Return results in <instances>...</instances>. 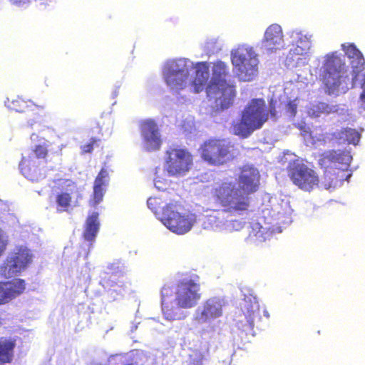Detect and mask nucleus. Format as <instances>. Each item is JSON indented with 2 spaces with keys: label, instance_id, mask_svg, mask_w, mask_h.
<instances>
[{
  "label": "nucleus",
  "instance_id": "f257e3e1",
  "mask_svg": "<svg viewBox=\"0 0 365 365\" xmlns=\"http://www.w3.org/2000/svg\"><path fill=\"white\" fill-rule=\"evenodd\" d=\"M212 78L207 86L209 66L207 62H199L195 65V73L191 86L193 92L199 93L205 88L207 97L213 99L217 106L224 110L228 108L236 96L235 86L227 81L229 75L227 65L217 61L212 67Z\"/></svg>",
  "mask_w": 365,
  "mask_h": 365
},
{
  "label": "nucleus",
  "instance_id": "f03ea898",
  "mask_svg": "<svg viewBox=\"0 0 365 365\" xmlns=\"http://www.w3.org/2000/svg\"><path fill=\"white\" fill-rule=\"evenodd\" d=\"M215 203L230 213L242 214L248 211L250 197L238 189L232 182L217 183L211 192Z\"/></svg>",
  "mask_w": 365,
  "mask_h": 365
},
{
  "label": "nucleus",
  "instance_id": "7ed1b4c3",
  "mask_svg": "<svg viewBox=\"0 0 365 365\" xmlns=\"http://www.w3.org/2000/svg\"><path fill=\"white\" fill-rule=\"evenodd\" d=\"M268 120L265 101L262 98H254L245 107L240 120L233 123V133L242 138H248Z\"/></svg>",
  "mask_w": 365,
  "mask_h": 365
},
{
  "label": "nucleus",
  "instance_id": "20e7f679",
  "mask_svg": "<svg viewBox=\"0 0 365 365\" xmlns=\"http://www.w3.org/2000/svg\"><path fill=\"white\" fill-rule=\"evenodd\" d=\"M202 160L212 166H220L233 160L239 150L235 143L223 138H212L205 140L199 148Z\"/></svg>",
  "mask_w": 365,
  "mask_h": 365
},
{
  "label": "nucleus",
  "instance_id": "39448f33",
  "mask_svg": "<svg viewBox=\"0 0 365 365\" xmlns=\"http://www.w3.org/2000/svg\"><path fill=\"white\" fill-rule=\"evenodd\" d=\"M351 158L348 153L340 150H327L319 155L318 164L324 170L326 186L331 187L334 181L339 180L341 173L348 170Z\"/></svg>",
  "mask_w": 365,
  "mask_h": 365
},
{
  "label": "nucleus",
  "instance_id": "423d86ee",
  "mask_svg": "<svg viewBox=\"0 0 365 365\" xmlns=\"http://www.w3.org/2000/svg\"><path fill=\"white\" fill-rule=\"evenodd\" d=\"M48 145L46 143L34 145L28 156L22 157L19 168L21 173L31 181H37L46 175L43 172L44 165L47 163Z\"/></svg>",
  "mask_w": 365,
  "mask_h": 365
},
{
  "label": "nucleus",
  "instance_id": "0eeeda50",
  "mask_svg": "<svg viewBox=\"0 0 365 365\" xmlns=\"http://www.w3.org/2000/svg\"><path fill=\"white\" fill-rule=\"evenodd\" d=\"M345 71V61L336 52L326 55L320 79L329 94L334 93L339 88Z\"/></svg>",
  "mask_w": 365,
  "mask_h": 365
},
{
  "label": "nucleus",
  "instance_id": "6e6552de",
  "mask_svg": "<svg viewBox=\"0 0 365 365\" xmlns=\"http://www.w3.org/2000/svg\"><path fill=\"white\" fill-rule=\"evenodd\" d=\"M180 207L178 201L167 203L163 207L160 220L173 232L183 235L190 230L192 223L188 216L179 212Z\"/></svg>",
  "mask_w": 365,
  "mask_h": 365
},
{
  "label": "nucleus",
  "instance_id": "1a4fd4ad",
  "mask_svg": "<svg viewBox=\"0 0 365 365\" xmlns=\"http://www.w3.org/2000/svg\"><path fill=\"white\" fill-rule=\"evenodd\" d=\"M287 169L292 182L304 191H311L319 184L317 173L298 160L291 162Z\"/></svg>",
  "mask_w": 365,
  "mask_h": 365
},
{
  "label": "nucleus",
  "instance_id": "9d476101",
  "mask_svg": "<svg viewBox=\"0 0 365 365\" xmlns=\"http://www.w3.org/2000/svg\"><path fill=\"white\" fill-rule=\"evenodd\" d=\"M198 279L199 277L195 275L192 278H185L178 282L175 300L179 307L189 309L197 304L201 298V294L199 293L200 285Z\"/></svg>",
  "mask_w": 365,
  "mask_h": 365
},
{
  "label": "nucleus",
  "instance_id": "9b49d317",
  "mask_svg": "<svg viewBox=\"0 0 365 365\" xmlns=\"http://www.w3.org/2000/svg\"><path fill=\"white\" fill-rule=\"evenodd\" d=\"M232 63L236 74L243 81H250L257 71V58L251 50L237 49L232 53Z\"/></svg>",
  "mask_w": 365,
  "mask_h": 365
},
{
  "label": "nucleus",
  "instance_id": "f8f14e48",
  "mask_svg": "<svg viewBox=\"0 0 365 365\" xmlns=\"http://www.w3.org/2000/svg\"><path fill=\"white\" fill-rule=\"evenodd\" d=\"M192 66V63L185 59H179L171 63L164 75L168 86L176 91L183 90L187 84Z\"/></svg>",
  "mask_w": 365,
  "mask_h": 365
},
{
  "label": "nucleus",
  "instance_id": "ddd939ff",
  "mask_svg": "<svg viewBox=\"0 0 365 365\" xmlns=\"http://www.w3.org/2000/svg\"><path fill=\"white\" fill-rule=\"evenodd\" d=\"M33 255L26 247H18L0 267V274L5 278H10L21 273L32 262Z\"/></svg>",
  "mask_w": 365,
  "mask_h": 365
},
{
  "label": "nucleus",
  "instance_id": "4468645a",
  "mask_svg": "<svg viewBox=\"0 0 365 365\" xmlns=\"http://www.w3.org/2000/svg\"><path fill=\"white\" fill-rule=\"evenodd\" d=\"M166 154L165 165L170 175H184L193 164L192 155L186 149L170 148Z\"/></svg>",
  "mask_w": 365,
  "mask_h": 365
},
{
  "label": "nucleus",
  "instance_id": "2eb2a0df",
  "mask_svg": "<svg viewBox=\"0 0 365 365\" xmlns=\"http://www.w3.org/2000/svg\"><path fill=\"white\" fill-rule=\"evenodd\" d=\"M140 128L145 149L148 151L159 150L162 140L155 122L153 120H145L141 122Z\"/></svg>",
  "mask_w": 365,
  "mask_h": 365
},
{
  "label": "nucleus",
  "instance_id": "dca6fc26",
  "mask_svg": "<svg viewBox=\"0 0 365 365\" xmlns=\"http://www.w3.org/2000/svg\"><path fill=\"white\" fill-rule=\"evenodd\" d=\"M237 182V188L249 196L255 192L259 187V172L254 168L245 166L241 170Z\"/></svg>",
  "mask_w": 365,
  "mask_h": 365
},
{
  "label": "nucleus",
  "instance_id": "f3484780",
  "mask_svg": "<svg viewBox=\"0 0 365 365\" xmlns=\"http://www.w3.org/2000/svg\"><path fill=\"white\" fill-rule=\"evenodd\" d=\"M225 302L220 297H211L207 299L202 307V310L197 319L200 323H205L210 319L218 318L222 314V309Z\"/></svg>",
  "mask_w": 365,
  "mask_h": 365
},
{
  "label": "nucleus",
  "instance_id": "a211bd4d",
  "mask_svg": "<svg viewBox=\"0 0 365 365\" xmlns=\"http://www.w3.org/2000/svg\"><path fill=\"white\" fill-rule=\"evenodd\" d=\"M1 282L2 305L23 294L26 289V282L22 279L17 278L10 281H1Z\"/></svg>",
  "mask_w": 365,
  "mask_h": 365
},
{
  "label": "nucleus",
  "instance_id": "6ab92c4d",
  "mask_svg": "<svg viewBox=\"0 0 365 365\" xmlns=\"http://www.w3.org/2000/svg\"><path fill=\"white\" fill-rule=\"evenodd\" d=\"M64 183L66 190H61L54 195L55 207L58 213L69 212L72 207V194L75 184L68 180Z\"/></svg>",
  "mask_w": 365,
  "mask_h": 365
},
{
  "label": "nucleus",
  "instance_id": "aec40b11",
  "mask_svg": "<svg viewBox=\"0 0 365 365\" xmlns=\"http://www.w3.org/2000/svg\"><path fill=\"white\" fill-rule=\"evenodd\" d=\"M263 43L269 50H277L282 46L283 33L281 26L277 24H271L264 32Z\"/></svg>",
  "mask_w": 365,
  "mask_h": 365
},
{
  "label": "nucleus",
  "instance_id": "412c9836",
  "mask_svg": "<svg viewBox=\"0 0 365 365\" xmlns=\"http://www.w3.org/2000/svg\"><path fill=\"white\" fill-rule=\"evenodd\" d=\"M108 178V170L103 168L94 180L93 192L89 202L91 206L95 207L103 200L104 195L103 187L107 185Z\"/></svg>",
  "mask_w": 365,
  "mask_h": 365
},
{
  "label": "nucleus",
  "instance_id": "4be33fe9",
  "mask_svg": "<svg viewBox=\"0 0 365 365\" xmlns=\"http://www.w3.org/2000/svg\"><path fill=\"white\" fill-rule=\"evenodd\" d=\"M108 178V170L103 168L94 180L93 192L89 202L91 206L95 207L103 200L104 195L103 187L107 185Z\"/></svg>",
  "mask_w": 365,
  "mask_h": 365
},
{
  "label": "nucleus",
  "instance_id": "5701e85b",
  "mask_svg": "<svg viewBox=\"0 0 365 365\" xmlns=\"http://www.w3.org/2000/svg\"><path fill=\"white\" fill-rule=\"evenodd\" d=\"M344 50L351 59L350 63L354 73L353 80H356L360 72L364 68L365 59L361 52L354 44L344 47Z\"/></svg>",
  "mask_w": 365,
  "mask_h": 365
},
{
  "label": "nucleus",
  "instance_id": "b1692460",
  "mask_svg": "<svg viewBox=\"0 0 365 365\" xmlns=\"http://www.w3.org/2000/svg\"><path fill=\"white\" fill-rule=\"evenodd\" d=\"M16 345L15 339L0 337V365L11 364L13 361Z\"/></svg>",
  "mask_w": 365,
  "mask_h": 365
},
{
  "label": "nucleus",
  "instance_id": "393cba45",
  "mask_svg": "<svg viewBox=\"0 0 365 365\" xmlns=\"http://www.w3.org/2000/svg\"><path fill=\"white\" fill-rule=\"evenodd\" d=\"M99 214L93 212L88 215L84 225L83 237L86 241L93 242L100 228Z\"/></svg>",
  "mask_w": 365,
  "mask_h": 365
},
{
  "label": "nucleus",
  "instance_id": "a878e982",
  "mask_svg": "<svg viewBox=\"0 0 365 365\" xmlns=\"http://www.w3.org/2000/svg\"><path fill=\"white\" fill-rule=\"evenodd\" d=\"M8 107L18 113H26L29 116L34 115L37 106L31 101H25L21 98H17L9 103Z\"/></svg>",
  "mask_w": 365,
  "mask_h": 365
},
{
  "label": "nucleus",
  "instance_id": "bb28decb",
  "mask_svg": "<svg viewBox=\"0 0 365 365\" xmlns=\"http://www.w3.org/2000/svg\"><path fill=\"white\" fill-rule=\"evenodd\" d=\"M336 138L349 144L356 145L361 138V134L354 128H344L334 133Z\"/></svg>",
  "mask_w": 365,
  "mask_h": 365
},
{
  "label": "nucleus",
  "instance_id": "cd10ccee",
  "mask_svg": "<svg viewBox=\"0 0 365 365\" xmlns=\"http://www.w3.org/2000/svg\"><path fill=\"white\" fill-rule=\"evenodd\" d=\"M162 203L163 201L160 197H150L147 201L148 207L153 212L159 220L163 209V207H161Z\"/></svg>",
  "mask_w": 365,
  "mask_h": 365
},
{
  "label": "nucleus",
  "instance_id": "c85d7f7f",
  "mask_svg": "<svg viewBox=\"0 0 365 365\" xmlns=\"http://www.w3.org/2000/svg\"><path fill=\"white\" fill-rule=\"evenodd\" d=\"M258 310L257 306H252V305H247L245 306V317L247 318V321L250 327V328H253L254 327V319L255 317V314L257 311Z\"/></svg>",
  "mask_w": 365,
  "mask_h": 365
},
{
  "label": "nucleus",
  "instance_id": "c756f323",
  "mask_svg": "<svg viewBox=\"0 0 365 365\" xmlns=\"http://www.w3.org/2000/svg\"><path fill=\"white\" fill-rule=\"evenodd\" d=\"M97 142H98V140L96 138H92L90 140L89 143L81 145V153L83 154L91 153L93 150L94 145L96 144Z\"/></svg>",
  "mask_w": 365,
  "mask_h": 365
},
{
  "label": "nucleus",
  "instance_id": "7c9ffc66",
  "mask_svg": "<svg viewBox=\"0 0 365 365\" xmlns=\"http://www.w3.org/2000/svg\"><path fill=\"white\" fill-rule=\"evenodd\" d=\"M163 312L165 318L168 320L173 321L178 319L177 313L173 309H170L168 307H163Z\"/></svg>",
  "mask_w": 365,
  "mask_h": 365
},
{
  "label": "nucleus",
  "instance_id": "2f4dec72",
  "mask_svg": "<svg viewBox=\"0 0 365 365\" xmlns=\"http://www.w3.org/2000/svg\"><path fill=\"white\" fill-rule=\"evenodd\" d=\"M7 245V241L5 240L2 236L0 235V256L2 255V254L6 250Z\"/></svg>",
  "mask_w": 365,
  "mask_h": 365
},
{
  "label": "nucleus",
  "instance_id": "473e14b6",
  "mask_svg": "<svg viewBox=\"0 0 365 365\" xmlns=\"http://www.w3.org/2000/svg\"><path fill=\"white\" fill-rule=\"evenodd\" d=\"M204 359V355L202 354H200L198 359L192 361L190 365H202V361Z\"/></svg>",
  "mask_w": 365,
  "mask_h": 365
},
{
  "label": "nucleus",
  "instance_id": "72a5a7b5",
  "mask_svg": "<svg viewBox=\"0 0 365 365\" xmlns=\"http://www.w3.org/2000/svg\"><path fill=\"white\" fill-rule=\"evenodd\" d=\"M289 109L293 115H295L297 113V105L293 102H289L287 104Z\"/></svg>",
  "mask_w": 365,
  "mask_h": 365
},
{
  "label": "nucleus",
  "instance_id": "f704fd0d",
  "mask_svg": "<svg viewBox=\"0 0 365 365\" xmlns=\"http://www.w3.org/2000/svg\"><path fill=\"white\" fill-rule=\"evenodd\" d=\"M13 4L22 5L29 3L31 0H9Z\"/></svg>",
  "mask_w": 365,
  "mask_h": 365
},
{
  "label": "nucleus",
  "instance_id": "c9c22d12",
  "mask_svg": "<svg viewBox=\"0 0 365 365\" xmlns=\"http://www.w3.org/2000/svg\"><path fill=\"white\" fill-rule=\"evenodd\" d=\"M361 108L365 110V90L360 95Z\"/></svg>",
  "mask_w": 365,
  "mask_h": 365
},
{
  "label": "nucleus",
  "instance_id": "e433bc0d",
  "mask_svg": "<svg viewBox=\"0 0 365 365\" xmlns=\"http://www.w3.org/2000/svg\"><path fill=\"white\" fill-rule=\"evenodd\" d=\"M169 287H164L162 289V299H163V302L165 300V298L166 296L168 295V292H169Z\"/></svg>",
  "mask_w": 365,
  "mask_h": 365
},
{
  "label": "nucleus",
  "instance_id": "4c0bfd02",
  "mask_svg": "<svg viewBox=\"0 0 365 365\" xmlns=\"http://www.w3.org/2000/svg\"><path fill=\"white\" fill-rule=\"evenodd\" d=\"M1 282H0V305H2V302H1Z\"/></svg>",
  "mask_w": 365,
  "mask_h": 365
},
{
  "label": "nucleus",
  "instance_id": "58836bf2",
  "mask_svg": "<svg viewBox=\"0 0 365 365\" xmlns=\"http://www.w3.org/2000/svg\"><path fill=\"white\" fill-rule=\"evenodd\" d=\"M33 123H35V118L32 120V122H31V125L33 124Z\"/></svg>",
  "mask_w": 365,
  "mask_h": 365
}]
</instances>
